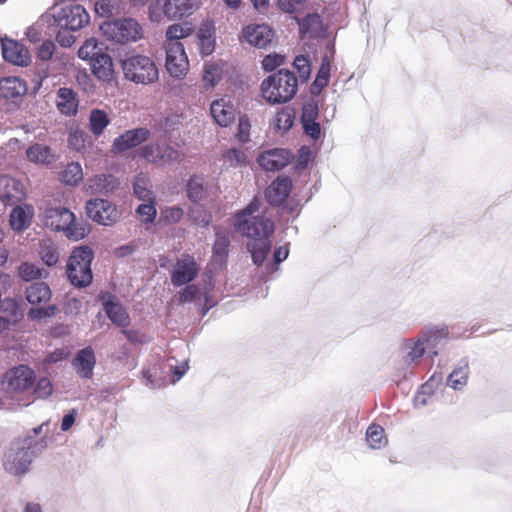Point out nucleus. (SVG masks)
<instances>
[{
	"label": "nucleus",
	"instance_id": "f257e3e1",
	"mask_svg": "<svg viewBox=\"0 0 512 512\" xmlns=\"http://www.w3.org/2000/svg\"><path fill=\"white\" fill-rule=\"evenodd\" d=\"M261 202L257 197L234 215V228L242 236L252 239L247 244L253 263L260 266L271 250L270 237L275 231L274 222L260 214Z\"/></svg>",
	"mask_w": 512,
	"mask_h": 512
},
{
	"label": "nucleus",
	"instance_id": "f03ea898",
	"mask_svg": "<svg viewBox=\"0 0 512 512\" xmlns=\"http://www.w3.org/2000/svg\"><path fill=\"white\" fill-rule=\"evenodd\" d=\"M262 97L272 105L290 101L297 93L298 79L287 70L280 69L265 78L260 86Z\"/></svg>",
	"mask_w": 512,
	"mask_h": 512
},
{
	"label": "nucleus",
	"instance_id": "7ed1b4c3",
	"mask_svg": "<svg viewBox=\"0 0 512 512\" xmlns=\"http://www.w3.org/2000/svg\"><path fill=\"white\" fill-rule=\"evenodd\" d=\"M43 224L53 231H63L72 240L83 239L87 234L85 226L76 223L75 215L65 207H49L41 215Z\"/></svg>",
	"mask_w": 512,
	"mask_h": 512
},
{
	"label": "nucleus",
	"instance_id": "20e7f679",
	"mask_svg": "<svg viewBox=\"0 0 512 512\" xmlns=\"http://www.w3.org/2000/svg\"><path fill=\"white\" fill-rule=\"evenodd\" d=\"M93 258V251L87 246L77 247L70 254L66 265V274L74 287L84 288L92 283L91 263Z\"/></svg>",
	"mask_w": 512,
	"mask_h": 512
},
{
	"label": "nucleus",
	"instance_id": "39448f33",
	"mask_svg": "<svg viewBox=\"0 0 512 512\" xmlns=\"http://www.w3.org/2000/svg\"><path fill=\"white\" fill-rule=\"evenodd\" d=\"M121 66L125 78L137 84H151L159 78L156 63L145 55L128 57L122 61Z\"/></svg>",
	"mask_w": 512,
	"mask_h": 512
},
{
	"label": "nucleus",
	"instance_id": "423d86ee",
	"mask_svg": "<svg viewBox=\"0 0 512 512\" xmlns=\"http://www.w3.org/2000/svg\"><path fill=\"white\" fill-rule=\"evenodd\" d=\"M100 30L107 39L121 44L135 42L143 36L142 26L132 18L105 21Z\"/></svg>",
	"mask_w": 512,
	"mask_h": 512
},
{
	"label": "nucleus",
	"instance_id": "0eeeda50",
	"mask_svg": "<svg viewBox=\"0 0 512 512\" xmlns=\"http://www.w3.org/2000/svg\"><path fill=\"white\" fill-rule=\"evenodd\" d=\"M32 444L33 439L31 437L12 444L5 454L3 462V466L8 473L21 475L28 471L32 462Z\"/></svg>",
	"mask_w": 512,
	"mask_h": 512
},
{
	"label": "nucleus",
	"instance_id": "6e6552de",
	"mask_svg": "<svg viewBox=\"0 0 512 512\" xmlns=\"http://www.w3.org/2000/svg\"><path fill=\"white\" fill-rule=\"evenodd\" d=\"M35 379V372L31 368L19 365L5 373L3 388L11 397H16L20 393L30 390Z\"/></svg>",
	"mask_w": 512,
	"mask_h": 512
},
{
	"label": "nucleus",
	"instance_id": "1a4fd4ad",
	"mask_svg": "<svg viewBox=\"0 0 512 512\" xmlns=\"http://www.w3.org/2000/svg\"><path fill=\"white\" fill-rule=\"evenodd\" d=\"M54 18L61 29L70 31H77L90 21L88 12L79 4H70L60 8Z\"/></svg>",
	"mask_w": 512,
	"mask_h": 512
},
{
	"label": "nucleus",
	"instance_id": "9d476101",
	"mask_svg": "<svg viewBox=\"0 0 512 512\" xmlns=\"http://www.w3.org/2000/svg\"><path fill=\"white\" fill-rule=\"evenodd\" d=\"M166 69L174 77L181 79L186 76L189 70V60L181 42L165 44Z\"/></svg>",
	"mask_w": 512,
	"mask_h": 512
},
{
	"label": "nucleus",
	"instance_id": "9b49d317",
	"mask_svg": "<svg viewBox=\"0 0 512 512\" xmlns=\"http://www.w3.org/2000/svg\"><path fill=\"white\" fill-rule=\"evenodd\" d=\"M140 156L149 163L166 166L179 161L180 152L170 145L150 143L141 148Z\"/></svg>",
	"mask_w": 512,
	"mask_h": 512
},
{
	"label": "nucleus",
	"instance_id": "f8f14e48",
	"mask_svg": "<svg viewBox=\"0 0 512 512\" xmlns=\"http://www.w3.org/2000/svg\"><path fill=\"white\" fill-rule=\"evenodd\" d=\"M86 212L90 219L102 225H112L119 217L116 206L105 199L87 201Z\"/></svg>",
	"mask_w": 512,
	"mask_h": 512
},
{
	"label": "nucleus",
	"instance_id": "ddd939ff",
	"mask_svg": "<svg viewBox=\"0 0 512 512\" xmlns=\"http://www.w3.org/2000/svg\"><path fill=\"white\" fill-rule=\"evenodd\" d=\"M200 267L194 257L189 254H183L174 265L171 272V282L174 286H183L193 281Z\"/></svg>",
	"mask_w": 512,
	"mask_h": 512
},
{
	"label": "nucleus",
	"instance_id": "4468645a",
	"mask_svg": "<svg viewBox=\"0 0 512 512\" xmlns=\"http://www.w3.org/2000/svg\"><path fill=\"white\" fill-rule=\"evenodd\" d=\"M293 155L286 149L274 148L260 153L257 163L265 171H279L286 167L292 160Z\"/></svg>",
	"mask_w": 512,
	"mask_h": 512
},
{
	"label": "nucleus",
	"instance_id": "2eb2a0df",
	"mask_svg": "<svg viewBox=\"0 0 512 512\" xmlns=\"http://www.w3.org/2000/svg\"><path fill=\"white\" fill-rule=\"evenodd\" d=\"M242 38L252 46L266 48L274 39V31L266 24H251L243 28Z\"/></svg>",
	"mask_w": 512,
	"mask_h": 512
},
{
	"label": "nucleus",
	"instance_id": "dca6fc26",
	"mask_svg": "<svg viewBox=\"0 0 512 512\" xmlns=\"http://www.w3.org/2000/svg\"><path fill=\"white\" fill-rule=\"evenodd\" d=\"M3 58L17 66H28L31 56L28 49L19 41L3 38L1 40Z\"/></svg>",
	"mask_w": 512,
	"mask_h": 512
},
{
	"label": "nucleus",
	"instance_id": "f3484780",
	"mask_svg": "<svg viewBox=\"0 0 512 512\" xmlns=\"http://www.w3.org/2000/svg\"><path fill=\"white\" fill-rule=\"evenodd\" d=\"M150 131L147 128H135L128 130L115 138L112 144V152L122 153L148 140Z\"/></svg>",
	"mask_w": 512,
	"mask_h": 512
},
{
	"label": "nucleus",
	"instance_id": "a211bd4d",
	"mask_svg": "<svg viewBox=\"0 0 512 512\" xmlns=\"http://www.w3.org/2000/svg\"><path fill=\"white\" fill-rule=\"evenodd\" d=\"M24 197L25 192L20 181L6 175L0 176V200L5 205H15Z\"/></svg>",
	"mask_w": 512,
	"mask_h": 512
},
{
	"label": "nucleus",
	"instance_id": "6ab92c4d",
	"mask_svg": "<svg viewBox=\"0 0 512 512\" xmlns=\"http://www.w3.org/2000/svg\"><path fill=\"white\" fill-rule=\"evenodd\" d=\"M292 181L288 176H278L265 190L267 202L273 206L281 205L289 196Z\"/></svg>",
	"mask_w": 512,
	"mask_h": 512
},
{
	"label": "nucleus",
	"instance_id": "aec40b11",
	"mask_svg": "<svg viewBox=\"0 0 512 512\" xmlns=\"http://www.w3.org/2000/svg\"><path fill=\"white\" fill-rule=\"evenodd\" d=\"M95 364V353L91 347L79 350L72 360V366L76 373L85 379H90L93 376Z\"/></svg>",
	"mask_w": 512,
	"mask_h": 512
},
{
	"label": "nucleus",
	"instance_id": "412c9836",
	"mask_svg": "<svg viewBox=\"0 0 512 512\" xmlns=\"http://www.w3.org/2000/svg\"><path fill=\"white\" fill-rule=\"evenodd\" d=\"M102 304L101 312L109 320H127L128 314L125 307L122 305L119 298L109 292H101L98 296Z\"/></svg>",
	"mask_w": 512,
	"mask_h": 512
},
{
	"label": "nucleus",
	"instance_id": "4be33fe9",
	"mask_svg": "<svg viewBox=\"0 0 512 512\" xmlns=\"http://www.w3.org/2000/svg\"><path fill=\"white\" fill-rule=\"evenodd\" d=\"M210 112L216 123L222 127L229 126L236 117L234 105L224 98L213 101Z\"/></svg>",
	"mask_w": 512,
	"mask_h": 512
},
{
	"label": "nucleus",
	"instance_id": "5701e85b",
	"mask_svg": "<svg viewBox=\"0 0 512 512\" xmlns=\"http://www.w3.org/2000/svg\"><path fill=\"white\" fill-rule=\"evenodd\" d=\"M26 157L29 162L45 167L53 165L57 160L51 147L40 143L30 145L26 150Z\"/></svg>",
	"mask_w": 512,
	"mask_h": 512
},
{
	"label": "nucleus",
	"instance_id": "b1692460",
	"mask_svg": "<svg viewBox=\"0 0 512 512\" xmlns=\"http://www.w3.org/2000/svg\"><path fill=\"white\" fill-rule=\"evenodd\" d=\"M195 6L196 0H166L163 13L169 20L180 19L192 14Z\"/></svg>",
	"mask_w": 512,
	"mask_h": 512
},
{
	"label": "nucleus",
	"instance_id": "393cba45",
	"mask_svg": "<svg viewBox=\"0 0 512 512\" xmlns=\"http://www.w3.org/2000/svg\"><path fill=\"white\" fill-rule=\"evenodd\" d=\"M119 186L118 180L113 175H95L87 180L86 190L90 194H108Z\"/></svg>",
	"mask_w": 512,
	"mask_h": 512
},
{
	"label": "nucleus",
	"instance_id": "a878e982",
	"mask_svg": "<svg viewBox=\"0 0 512 512\" xmlns=\"http://www.w3.org/2000/svg\"><path fill=\"white\" fill-rule=\"evenodd\" d=\"M77 94L70 88H60L57 91L56 106L61 114L65 116H74L78 110Z\"/></svg>",
	"mask_w": 512,
	"mask_h": 512
},
{
	"label": "nucleus",
	"instance_id": "bb28decb",
	"mask_svg": "<svg viewBox=\"0 0 512 512\" xmlns=\"http://www.w3.org/2000/svg\"><path fill=\"white\" fill-rule=\"evenodd\" d=\"M197 45L202 56L211 55L215 50V28L212 23L202 24L196 34Z\"/></svg>",
	"mask_w": 512,
	"mask_h": 512
},
{
	"label": "nucleus",
	"instance_id": "cd10ccee",
	"mask_svg": "<svg viewBox=\"0 0 512 512\" xmlns=\"http://www.w3.org/2000/svg\"><path fill=\"white\" fill-rule=\"evenodd\" d=\"M91 71L97 79L104 82H110L114 79L115 71L110 55H98L90 63Z\"/></svg>",
	"mask_w": 512,
	"mask_h": 512
},
{
	"label": "nucleus",
	"instance_id": "c85d7f7f",
	"mask_svg": "<svg viewBox=\"0 0 512 512\" xmlns=\"http://www.w3.org/2000/svg\"><path fill=\"white\" fill-rule=\"evenodd\" d=\"M34 216V209L31 205H16L10 213V225L15 231L21 232L28 228Z\"/></svg>",
	"mask_w": 512,
	"mask_h": 512
},
{
	"label": "nucleus",
	"instance_id": "c756f323",
	"mask_svg": "<svg viewBox=\"0 0 512 512\" xmlns=\"http://www.w3.org/2000/svg\"><path fill=\"white\" fill-rule=\"evenodd\" d=\"M230 239L225 233H216L212 249V263L223 268L227 264L229 255Z\"/></svg>",
	"mask_w": 512,
	"mask_h": 512
},
{
	"label": "nucleus",
	"instance_id": "7c9ffc66",
	"mask_svg": "<svg viewBox=\"0 0 512 512\" xmlns=\"http://www.w3.org/2000/svg\"><path fill=\"white\" fill-rule=\"evenodd\" d=\"M318 115L317 106L308 105L305 106L302 113V123L304 132L310 136L313 140H318L321 136V127L318 122H316V117Z\"/></svg>",
	"mask_w": 512,
	"mask_h": 512
},
{
	"label": "nucleus",
	"instance_id": "2f4dec72",
	"mask_svg": "<svg viewBox=\"0 0 512 512\" xmlns=\"http://www.w3.org/2000/svg\"><path fill=\"white\" fill-rule=\"evenodd\" d=\"M25 296L31 305H41L50 301L52 293L46 283L36 282L26 288Z\"/></svg>",
	"mask_w": 512,
	"mask_h": 512
},
{
	"label": "nucleus",
	"instance_id": "473e14b6",
	"mask_svg": "<svg viewBox=\"0 0 512 512\" xmlns=\"http://www.w3.org/2000/svg\"><path fill=\"white\" fill-rule=\"evenodd\" d=\"M26 91V83L18 77H6L0 81V93L5 99L17 98Z\"/></svg>",
	"mask_w": 512,
	"mask_h": 512
},
{
	"label": "nucleus",
	"instance_id": "72a5a7b5",
	"mask_svg": "<svg viewBox=\"0 0 512 512\" xmlns=\"http://www.w3.org/2000/svg\"><path fill=\"white\" fill-rule=\"evenodd\" d=\"M302 38L318 37L322 31V19L318 14H308L299 21Z\"/></svg>",
	"mask_w": 512,
	"mask_h": 512
},
{
	"label": "nucleus",
	"instance_id": "f704fd0d",
	"mask_svg": "<svg viewBox=\"0 0 512 512\" xmlns=\"http://www.w3.org/2000/svg\"><path fill=\"white\" fill-rule=\"evenodd\" d=\"M468 375V363L463 361L450 373L447 379V385L454 390H460L467 384Z\"/></svg>",
	"mask_w": 512,
	"mask_h": 512
},
{
	"label": "nucleus",
	"instance_id": "c9c22d12",
	"mask_svg": "<svg viewBox=\"0 0 512 512\" xmlns=\"http://www.w3.org/2000/svg\"><path fill=\"white\" fill-rule=\"evenodd\" d=\"M109 123L110 119L104 110H91L89 116V128L94 136H100Z\"/></svg>",
	"mask_w": 512,
	"mask_h": 512
},
{
	"label": "nucleus",
	"instance_id": "e433bc0d",
	"mask_svg": "<svg viewBox=\"0 0 512 512\" xmlns=\"http://www.w3.org/2000/svg\"><path fill=\"white\" fill-rule=\"evenodd\" d=\"M0 310L5 313V319L14 317L21 320L24 317L25 304L21 299L5 298L1 300Z\"/></svg>",
	"mask_w": 512,
	"mask_h": 512
},
{
	"label": "nucleus",
	"instance_id": "4c0bfd02",
	"mask_svg": "<svg viewBox=\"0 0 512 512\" xmlns=\"http://www.w3.org/2000/svg\"><path fill=\"white\" fill-rule=\"evenodd\" d=\"M104 47L102 43H99L95 38L87 39L84 44L78 50L79 58L83 60H89L91 63L94 57L98 55H104Z\"/></svg>",
	"mask_w": 512,
	"mask_h": 512
},
{
	"label": "nucleus",
	"instance_id": "58836bf2",
	"mask_svg": "<svg viewBox=\"0 0 512 512\" xmlns=\"http://www.w3.org/2000/svg\"><path fill=\"white\" fill-rule=\"evenodd\" d=\"M186 193L188 199L192 202L197 203L201 201L205 195L203 177L198 175L191 176L186 185Z\"/></svg>",
	"mask_w": 512,
	"mask_h": 512
},
{
	"label": "nucleus",
	"instance_id": "ea45409f",
	"mask_svg": "<svg viewBox=\"0 0 512 512\" xmlns=\"http://www.w3.org/2000/svg\"><path fill=\"white\" fill-rule=\"evenodd\" d=\"M39 255L41 260L49 267L55 266L59 261L58 248L50 240L40 242Z\"/></svg>",
	"mask_w": 512,
	"mask_h": 512
},
{
	"label": "nucleus",
	"instance_id": "a19ab883",
	"mask_svg": "<svg viewBox=\"0 0 512 512\" xmlns=\"http://www.w3.org/2000/svg\"><path fill=\"white\" fill-rule=\"evenodd\" d=\"M133 188L134 194L139 200L146 201L155 199L150 181L146 175L140 174L136 176Z\"/></svg>",
	"mask_w": 512,
	"mask_h": 512
},
{
	"label": "nucleus",
	"instance_id": "79ce46f5",
	"mask_svg": "<svg viewBox=\"0 0 512 512\" xmlns=\"http://www.w3.org/2000/svg\"><path fill=\"white\" fill-rule=\"evenodd\" d=\"M366 440L372 449H380L388 442L383 427L378 424H371L367 428Z\"/></svg>",
	"mask_w": 512,
	"mask_h": 512
},
{
	"label": "nucleus",
	"instance_id": "37998d69",
	"mask_svg": "<svg viewBox=\"0 0 512 512\" xmlns=\"http://www.w3.org/2000/svg\"><path fill=\"white\" fill-rule=\"evenodd\" d=\"M193 33V28L189 24L175 23L168 26L165 36L166 44L180 42V39L186 38Z\"/></svg>",
	"mask_w": 512,
	"mask_h": 512
},
{
	"label": "nucleus",
	"instance_id": "c03bdc74",
	"mask_svg": "<svg viewBox=\"0 0 512 512\" xmlns=\"http://www.w3.org/2000/svg\"><path fill=\"white\" fill-rule=\"evenodd\" d=\"M184 217V209L180 206H167L161 209L159 223L164 225H174L179 223Z\"/></svg>",
	"mask_w": 512,
	"mask_h": 512
},
{
	"label": "nucleus",
	"instance_id": "a18cd8bd",
	"mask_svg": "<svg viewBox=\"0 0 512 512\" xmlns=\"http://www.w3.org/2000/svg\"><path fill=\"white\" fill-rule=\"evenodd\" d=\"M82 179V167L77 162L69 163L61 173L62 182L68 185H77Z\"/></svg>",
	"mask_w": 512,
	"mask_h": 512
},
{
	"label": "nucleus",
	"instance_id": "49530a36",
	"mask_svg": "<svg viewBox=\"0 0 512 512\" xmlns=\"http://www.w3.org/2000/svg\"><path fill=\"white\" fill-rule=\"evenodd\" d=\"M435 384V376H432L429 381H427L424 385L421 386L420 390L414 397V406L416 408H421L426 406L433 393V386Z\"/></svg>",
	"mask_w": 512,
	"mask_h": 512
},
{
	"label": "nucleus",
	"instance_id": "de8ad7c7",
	"mask_svg": "<svg viewBox=\"0 0 512 512\" xmlns=\"http://www.w3.org/2000/svg\"><path fill=\"white\" fill-rule=\"evenodd\" d=\"M294 121V114L291 109L282 108L278 111L274 118V126L278 131H288Z\"/></svg>",
	"mask_w": 512,
	"mask_h": 512
},
{
	"label": "nucleus",
	"instance_id": "09e8293b",
	"mask_svg": "<svg viewBox=\"0 0 512 512\" xmlns=\"http://www.w3.org/2000/svg\"><path fill=\"white\" fill-rule=\"evenodd\" d=\"M178 302L180 304L194 302L197 306L201 305L202 293L196 285H187L179 294Z\"/></svg>",
	"mask_w": 512,
	"mask_h": 512
},
{
	"label": "nucleus",
	"instance_id": "8fccbe9b",
	"mask_svg": "<svg viewBox=\"0 0 512 512\" xmlns=\"http://www.w3.org/2000/svg\"><path fill=\"white\" fill-rule=\"evenodd\" d=\"M156 201L146 200L144 203L139 205L136 209V213L144 223H152L155 220L157 210L155 207Z\"/></svg>",
	"mask_w": 512,
	"mask_h": 512
},
{
	"label": "nucleus",
	"instance_id": "3c124183",
	"mask_svg": "<svg viewBox=\"0 0 512 512\" xmlns=\"http://www.w3.org/2000/svg\"><path fill=\"white\" fill-rule=\"evenodd\" d=\"M18 276L24 281H32L42 277L41 269L29 262H24L18 267Z\"/></svg>",
	"mask_w": 512,
	"mask_h": 512
},
{
	"label": "nucleus",
	"instance_id": "603ef678",
	"mask_svg": "<svg viewBox=\"0 0 512 512\" xmlns=\"http://www.w3.org/2000/svg\"><path fill=\"white\" fill-rule=\"evenodd\" d=\"M59 308L55 304H48L46 306H40L37 308H31L28 311V316L31 320H37L42 318H52L57 315Z\"/></svg>",
	"mask_w": 512,
	"mask_h": 512
},
{
	"label": "nucleus",
	"instance_id": "864d4df0",
	"mask_svg": "<svg viewBox=\"0 0 512 512\" xmlns=\"http://www.w3.org/2000/svg\"><path fill=\"white\" fill-rule=\"evenodd\" d=\"M189 216L192 222L201 227H207L211 223V214L202 206H196L190 209Z\"/></svg>",
	"mask_w": 512,
	"mask_h": 512
},
{
	"label": "nucleus",
	"instance_id": "5fc2aeb1",
	"mask_svg": "<svg viewBox=\"0 0 512 512\" xmlns=\"http://www.w3.org/2000/svg\"><path fill=\"white\" fill-rule=\"evenodd\" d=\"M221 68L217 65H206L203 73V83L206 87H214L221 79Z\"/></svg>",
	"mask_w": 512,
	"mask_h": 512
},
{
	"label": "nucleus",
	"instance_id": "6e6d98bb",
	"mask_svg": "<svg viewBox=\"0 0 512 512\" xmlns=\"http://www.w3.org/2000/svg\"><path fill=\"white\" fill-rule=\"evenodd\" d=\"M406 348L409 349L406 356L409 363H417L428 349L422 339H418L412 344H407Z\"/></svg>",
	"mask_w": 512,
	"mask_h": 512
},
{
	"label": "nucleus",
	"instance_id": "4d7b16f0",
	"mask_svg": "<svg viewBox=\"0 0 512 512\" xmlns=\"http://www.w3.org/2000/svg\"><path fill=\"white\" fill-rule=\"evenodd\" d=\"M447 337V333L443 330L431 332L426 337L421 338L424 341V344L428 348L427 350L432 353L434 356L438 354L436 350L437 346L445 340Z\"/></svg>",
	"mask_w": 512,
	"mask_h": 512
},
{
	"label": "nucleus",
	"instance_id": "13d9d810",
	"mask_svg": "<svg viewBox=\"0 0 512 512\" xmlns=\"http://www.w3.org/2000/svg\"><path fill=\"white\" fill-rule=\"evenodd\" d=\"M224 160L231 167L243 166L247 164V156L244 151L239 149H229L224 154Z\"/></svg>",
	"mask_w": 512,
	"mask_h": 512
},
{
	"label": "nucleus",
	"instance_id": "bf43d9fd",
	"mask_svg": "<svg viewBox=\"0 0 512 512\" xmlns=\"http://www.w3.org/2000/svg\"><path fill=\"white\" fill-rule=\"evenodd\" d=\"M293 65L299 72L300 78L306 81L309 78L311 72L308 59L303 55L296 56Z\"/></svg>",
	"mask_w": 512,
	"mask_h": 512
},
{
	"label": "nucleus",
	"instance_id": "052dcab7",
	"mask_svg": "<svg viewBox=\"0 0 512 512\" xmlns=\"http://www.w3.org/2000/svg\"><path fill=\"white\" fill-rule=\"evenodd\" d=\"M307 0H278L279 8L285 13H295L302 9Z\"/></svg>",
	"mask_w": 512,
	"mask_h": 512
},
{
	"label": "nucleus",
	"instance_id": "680f3d73",
	"mask_svg": "<svg viewBox=\"0 0 512 512\" xmlns=\"http://www.w3.org/2000/svg\"><path fill=\"white\" fill-rule=\"evenodd\" d=\"M284 63V56L279 54H269L262 60L263 69L273 71Z\"/></svg>",
	"mask_w": 512,
	"mask_h": 512
},
{
	"label": "nucleus",
	"instance_id": "e2e57ef3",
	"mask_svg": "<svg viewBox=\"0 0 512 512\" xmlns=\"http://www.w3.org/2000/svg\"><path fill=\"white\" fill-rule=\"evenodd\" d=\"M251 124L247 116H241L238 123L237 137L241 142H247L250 137Z\"/></svg>",
	"mask_w": 512,
	"mask_h": 512
},
{
	"label": "nucleus",
	"instance_id": "0e129e2a",
	"mask_svg": "<svg viewBox=\"0 0 512 512\" xmlns=\"http://www.w3.org/2000/svg\"><path fill=\"white\" fill-rule=\"evenodd\" d=\"M330 76V64L328 62H323L318 71L317 77L315 79V84L319 87H325L328 85Z\"/></svg>",
	"mask_w": 512,
	"mask_h": 512
},
{
	"label": "nucleus",
	"instance_id": "69168bd1",
	"mask_svg": "<svg viewBox=\"0 0 512 512\" xmlns=\"http://www.w3.org/2000/svg\"><path fill=\"white\" fill-rule=\"evenodd\" d=\"M113 0H96L94 4L95 12L100 16H109L113 11Z\"/></svg>",
	"mask_w": 512,
	"mask_h": 512
},
{
	"label": "nucleus",
	"instance_id": "338daca9",
	"mask_svg": "<svg viewBox=\"0 0 512 512\" xmlns=\"http://www.w3.org/2000/svg\"><path fill=\"white\" fill-rule=\"evenodd\" d=\"M53 391L52 384L49 379L47 378H41L36 384L35 393L39 397H47L51 395Z\"/></svg>",
	"mask_w": 512,
	"mask_h": 512
},
{
	"label": "nucleus",
	"instance_id": "774afa93",
	"mask_svg": "<svg viewBox=\"0 0 512 512\" xmlns=\"http://www.w3.org/2000/svg\"><path fill=\"white\" fill-rule=\"evenodd\" d=\"M55 45L51 41H44L38 48V58L41 60H49L54 54Z\"/></svg>",
	"mask_w": 512,
	"mask_h": 512
}]
</instances>
